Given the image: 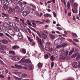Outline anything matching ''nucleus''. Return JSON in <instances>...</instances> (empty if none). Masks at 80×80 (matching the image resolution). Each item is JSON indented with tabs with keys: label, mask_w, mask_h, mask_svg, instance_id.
<instances>
[{
	"label": "nucleus",
	"mask_w": 80,
	"mask_h": 80,
	"mask_svg": "<svg viewBox=\"0 0 80 80\" xmlns=\"http://www.w3.org/2000/svg\"><path fill=\"white\" fill-rule=\"evenodd\" d=\"M7 28L3 26H2V30H4V31H6V30H7Z\"/></svg>",
	"instance_id": "nucleus-35"
},
{
	"label": "nucleus",
	"mask_w": 80,
	"mask_h": 80,
	"mask_svg": "<svg viewBox=\"0 0 80 80\" xmlns=\"http://www.w3.org/2000/svg\"><path fill=\"white\" fill-rule=\"evenodd\" d=\"M44 57L45 59H48V57H49V56H48V55L46 54L44 55Z\"/></svg>",
	"instance_id": "nucleus-39"
},
{
	"label": "nucleus",
	"mask_w": 80,
	"mask_h": 80,
	"mask_svg": "<svg viewBox=\"0 0 80 80\" xmlns=\"http://www.w3.org/2000/svg\"><path fill=\"white\" fill-rule=\"evenodd\" d=\"M78 53H76L72 54L71 56V58H75V57H77V56L78 55L77 57L76 58V59L77 60H79V59H80V55L78 54Z\"/></svg>",
	"instance_id": "nucleus-8"
},
{
	"label": "nucleus",
	"mask_w": 80,
	"mask_h": 80,
	"mask_svg": "<svg viewBox=\"0 0 80 80\" xmlns=\"http://www.w3.org/2000/svg\"><path fill=\"white\" fill-rule=\"evenodd\" d=\"M4 73V71L3 70H0V75H2Z\"/></svg>",
	"instance_id": "nucleus-45"
},
{
	"label": "nucleus",
	"mask_w": 80,
	"mask_h": 80,
	"mask_svg": "<svg viewBox=\"0 0 80 80\" xmlns=\"http://www.w3.org/2000/svg\"><path fill=\"white\" fill-rule=\"evenodd\" d=\"M15 66L16 68H21L22 66L18 65L17 64H15Z\"/></svg>",
	"instance_id": "nucleus-26"
},
{
	"label": "nucleus",
	"mask_w": 80,
	"mask_h": 80,
	"mask_svg": "<svg viewBox=\"0 0 80 80\" xmlns=\"http://www.w3.org/2000/svg\"><path fill=\"white\" fill-rule=\"evenodd\" d=\"M32 25L33 26H32V27H34V28H36V27H37V24H35L34 22H32Z\"/></svg>",
	"instance_id": "nucleus-41"
},
{
	"label": "nucleus",
	"mask_w": 80,
	"mask_h": 80,
	"mask_svg": "<svg viewBox=\"0 0 80 80\" xmlns=\"http://www.w3.org/2000/svg\"><path fill=\"white\" fill-rule=\"evenodd\" d=\"M70 2L71 4H73L74 3V0H70Z\"/></svg>",
	"instance_id": "nucleus-51"
},
{
	"label": "nucleus",
	"mask_w": 80,
	"mask_h": 80,
	"mask_svg": "<svg viewBox=\"0 0 80 80\" xmlns=\"http://www.w3.org/2000/svg\"><path fill=\"white\" fill-rule=\"evenodd\" d=\"M27 37L29 42H33V39L29 37L28 36H27Z\"/></svg>",
	"instance_id": "nucleus-28"
},
{
	"label": "nucleus",
	"mask_w": 80,
	"mask_h": 80,
	"mask_svg": "<svg viewBox=\"0 0 80 80\" xmlns=\"http://www.w3.org/2000/svg\"><path fill=\"white\" fill-rule=\"evenodd\" d=\"M27 22H28V25H30V26H32V24H31V22H30V20H27Z\"/></svg>",
	"instance_id": "nucleus-38"
},
{
	"label": "nucleus",
	"mask_w": 80,
	"mask_h": 80,
	"mask_svg": "<svg viewBox=\"0 0 80 80\" xmlns=\"http://www.w3.org/2000/svg\"><path fill=\"white\" fill-rule=\"evenodd\" d=\"M57 29L58 30H62V28L59 27H58L57 28Z\"/></svg>",
	"instance_id": "nucleus-55"
},
{
	"label": "nucleus",
	"mask_w": 80,
	"mask_h": 80,
	"mask_svg": "<svg viewBox=\"0 0 80 80\" xmlns=\"http://www.w3.org/2000/svg\"><path fill=\"white\" fill-rule=\"evenodd\" d=\"M9 4L10 3H9V2H8V1H6L5 5L8 6V5H9Z\"/></svg>",
	"instance_id": "nucleus-53"
},
{
	"label": "nucleus",
	"mask_w": 80,
	"mask_h": 80,
	"mask_svg": "<svg viewBox=\"0 0 80 80\" xmlns=\"http://www.w3.org/2000/svg\"><path fill=\"white\" fill-rule=\"evenodd\" d=\"M41 35L42 38H43V39H46L47 38V37H48V36L45 33H42Z\"/></svg>",
	"instance_id": "nucleus-15"
},
{
	"label": "nucleus",
	"mask_w": 80,
	"mask_h": 80,
	"mask_svg": "<svg viewBox=\"0 0 80 80\" xmlns=\"http://www.w3.org/2000/svg\"><path fill=\"white\" fill-rule=\"evenodd\" d=\"M73 41L76 42H78V40L77 39H73Z\"/></svg>",
	"instance_id": "nucleus-63"
},
{
	"label": "nucleus",
	"mask_w": 80,
	"mask_h": 80,
	"mask_svg": "<svg viewBox=\"0 0 80 80\" xmlns=\"http://www.w3.org/2000/svg\"><path fill=\"white\" fill-rule=\"evenodd\" d=\"M8 42L7 40L4 39L2 41V43H3V44H7L8 43Z\"/></svg>",
	"instance_id": "nucleus-20"
},
{
	"label": "nucleus",
	"mask_w": 80,
	"mask_h": 80,
	"mask_svg": "<svg viewBox=\"0 0 80 80\" xmlns=\"http://www.w3.org/2000/svg\"><path fill=\"white\" fill-rule=\"evenodd\" d=\"M45 50H46V51H49L50 50V47L48 45H46L45 46Z\"/></svg>",
	"instance_id": "nucleus-17"
},
{
	"label": "nucleus",
	"mask_w": 80,
	"mask_h": 80,
	"mask_svg": "<svg viewBox=\"0 0 80 80\" xmlns=\"http://www.w3.org/2000/svg\"><path fill=\"white\" fill-rule=\"evenodd\" d=\"M15 52L13 51L10 50L9 52V54L10 55H15Z\"/></svg>",
	"instance_id": "nucleus-22"
},
{
	"label": "nucleus",
	"mask_w": 80,
	"mask_h": 80,
	"mask_svg": "<svg viewBox=\"0 0 80 80\" xmlns=\"http://www.w3.org/2000/svg\"><path fill=\"white\" fill-rule=\"evenodd\" d=\"M36 40L37 41H38V44H39V45L42 48H43V46L42 45V39L38 36H37L36 37Z\"/></svg>",
	"instance_id": "nucleus-5"
},
{
	"label": "nucleus",
	"mask_w": 80,
	"mask_h": 80,
	"mask_svg": "<svg viewBox=\"0 0 80 80\" xmlns=\"http://www.w3.org/2000/svg\"><path fill=\"white\" fill-rule=\"evenodd\" d=\"M38 66L39 68H41V67H42V63H41L39 62L38 64Z\"/></svg>",
	"instance_id": "nucleus-40"
},
{
	"label": "nucleus",
	"mask_w": 80,
	"mask_h": 80,
	"mask_svg": "<svg viewBox=\"0 0 80 80\" xmlns=\"http://www.w3.org/2000/svg\"><path fill=\"white\" fill-rule=\"evenodd\" d=\"M74 9H75V11L73 10V8L72 9L73 13H75V12L76 13H78V11H77V8H74Z\"/></svg>",
	"instance_id": "nucleus-34"
},
{
	"label": "nucleus",
	"mask_w": 80,
	"mask_h": 80,
	"mask_svg": "<svg viewBox=\"0 0 80 80\" xmlns=\"http://www.w3.org/2000/svg\"><path fill=\"white\" fill-rule=\"evenodd\" d=\"M27 51H26V49H23L22 50V52L23 54H25L26 53Z\"/></svg>",
	"instance_id": "nucleus-37"
},
{
	"label": "nucleus",
	"mask_w": 80,
	"mask_h": 80,
	"mask_svg": "<svg viewBox=\"0 0 80 80\" xmlns=\"http://www.w3.org/2000/svg\"><path fill=\"white\" fill-rule=\"evenodd\" d=\"M15 10L16 11V13L17 14H19L22 12L23 10V8H20L18 6H16L15 7Z\"/></svg>",
	"instance_id": "nucleus-2"
},
{
	"label": "nucleus",
	"mask_w": 80,
	"mask_h": 80,
	"mask_svg": "<svg viewBox=\"0 0 80 80\" xmlns=\"http://www.w3.org/2000/svg\"><path fill=\"white\" fill-rule=\"evenodd\" d=\"M31 6L33 8H36V6H35V5L32 4H31Z\"/></svg>",
	"instance_id": "nucleus-48"
},
{
	"label": "nucleus",
	"mask_w": 80,
	"mask_h": 80,
	"mask_svg": "<svg viewBox=\"0 0 80 80\" xmlns=\"http://www.w3.org/2000/svg\"><path fill=\"white\" fill-rule=\"evenodd\" d=\"M21 62V60H20V61L19 62V63H22V65H24V66H28L29 70H31L32 69V65L30 64H28L27 63H25V62Z\"/></svg>",
	"instance_id": "nucleus-6"
},
{
	"label": "nucleus",
	"mask_w": 80,
	"mask_h": 80,
	"mask_svg": "<svg viewBox=\"0 0 80 80\" xmlns=\"http://www.w3.org/2000/svg\"><path fill=\"white\" fill-rule=\"evenodd\" d=\"M6 35V36H7V37H9V38H12V37H11L10 35H9L7 33H5Z\"/></svg>",
	"instance_id": "nucleus-54"
},
{
	"label": "nucleus",
	"mask_w": 80,
	"mask_h": 80,
	"mask_svg": "<svg viewBox=\"0 0 80 80\" xmlns=\"http://www.w3.org/2000/svg\"><path fill=\"white\" fill-rule=\"evenodd\" d=\"M74 52V48H72V50H71L69 53V55H72V53H73V52Z\"/></svg>",
	"instance_id": "nucleus-23"
},
{
	"label": "nucleus",
	"mask_w": 80,
	"mask_h": 80,
	"mask_svg": "<svg viewBox=\"0 0 80 80\" xmlns=\"http://www.w3.org/2000/svg\"><path fill=\"white\" fill-rule=\"evenodd\" d=\"M28 12L29 13H32V12H33V10L32 9H30L28 10Z\"/></svg>",
	"instance_id": "nucleus-59"
},
{
	"label": "nucleus",
	"mask_w": 80,
	"mask_h": 80,
	"mask_svg": "<svg viewBox=\"0 0 80 80\" xmlns=\"http://www.w3.org/2000/svg\"><path fill=\"white\" fill-rule=\"evenodd\" d=\"M72 35H73V36H74V37H77V34L74 32H72Z\"/></svg>",
	"instance_id": "nucleus-50"
},
{
	"label": "nucleus",
	"mask_w": 80,
	"mask_h": 80,
	"mask_svg": "<svg viewBox=\"0 0 80 80\" xmlns=\"http://www.w3.org/2000/svg\"><path fill=\"white\" fill-rule=\"evenodd\" d=\"M19 46L16 45L12 46V50H15L16 48H19Z\"/></svg>",
	"instance_id": "nucleus-21"
},
{
	"label": "nucleus",
	"mask_w": 80,
	"mask_h": 80,
	"mask_svg": "<svg viewBox=\"0 0 80 80\" xmlns=\"http://www.w3.org/2000/svg\"><path fill=\"white\" fill-rule=\"evenodd\" d=\"M7 1L5 0H2L1 2V4L3 5H5Z\"/></svg>",
	"instance_id": "nucleus-29"
},
{
	"label": "nucleus",
	"mask_w": 80,
	"mask_h": 80,
	"mask_svg": "<svg viewBox=\"0 0 80 80\" xmlns=\"http://www.w3.org/2000/svg\"><path fill=\"white\" fill-rule=\"evenodd\" d=\"M20 63H32L31 61L28 59H25V58H22L21 60Z\"/></svg>",
	"instance_id": "nucleus-4"
},
{
	"label": "nucleus",
	"mask_w": 80,
	"mask_h": 80,
	"mask_svg": "<svg viewBox=\"0 0 80 80\" xmlns=\"http://www.w3.org/2000/svg\"><path fill=\"white\" fill-rule=\"evenodd\" d=\"M27 75V74L23 73H20L18 74V77L21 78H23L25 77H26Z\"/></svg>",
	"instance_id": "nucleus-11"
},
{
	"label": "nucleus",
	"mask_w": 80,
	"mask_h": 80,
	"mask_svg": "<svg viewBox=\"0 0 80 80\" xmlns=\"http://www.w3.org/2000/svg\"><path fill=\"white\" fill-rule=\"evenodd\" d=\"M67 6L68 8H70V3L69 2L67 3Z\"/></svg>",
	"instance_id": "nucleus-43"
},
{
	"label": "nucleus",
	"mask_w": 80,
	"mask_h": 80,
	"mask_svg": "<svg viewBox=\"0 0 80 80\" xmlns=\"http://www.w3.org/2000/svg\"><path fill=\"white\" fill-rule=\"evenodd\" d=\"M18 4H19V5H22V4H23V3H22V2L20 1H18Z\"/></svg>",
	"instance_id": "nucleus-58"
},
{
	"label": "nucleus",
	"mask_w": 80,
	"mask_h": 80,
	"mask_svg": "<svg viewBox=\"0 0 80 80\" xmlns=\"http://www.w3.org/2000/svg\"><path fill=\"white\" fill-rule=\"evenodd\" d=\"M52 13L53 14V16L54 17H56V12H52Z\"/></svg>",
	"instance_id": "nucleus-57"
},
{
	"label": "nucleus",
	"mask_w": 80,
	"mask_h": 80,
	"mask_svg": "<svg viewBox=\"0 0 80 80\" xmlns=\"http://www.w3.org/2000/svg\"><path fill=\"white\" fill-rule=\"evenodd\" d=\"M5 76L3 75H0V78H4Z\"/></svg>",
	"instance_id": "nucleus-61"
},
{
	"label": "nucleus",
	"mask_w": 80,
	"mask_h": 80,
	"mask_svg": "<svg viewBox=\"0 0 80 80\" xmlns=\"http://www.w3.org/2000/svg\"><path fill=\"white\" fill-rule=\"evenodd\" d=\"M62 43V40L61 38H59L54 41V43L55 45H60Z\"/></svg>",
	"instance_id": "nucleus-3"
},
{
	"label": "nucleus",
	"mask_w": 80,
	"mask_h": 80,
	"mask_svg": "<svg viewBox=\"0 0 80 80\" xmlns=\"http://www.w3.org/2000/svg\"><path fill=\"white\" fill-rule=\"evenodd\" d=\"M67 45V43H63L62 45V47H65Z\"/></svg>",
	"instance_id": "nucleus-36"
},
{
	"label": "nucleus",
	"mask_w": 80,
	"mask_h": 80,
	"mask_svg": "<svg viewBox=\"0 0 80 80\" xmlns=\"http://www.w3.org/2000/svg\"><path fill=\"white\" fill-rule=\"evenodd\" d=\"M29 12L27 10L23 11L22 12V16L23 17H26L27 16V15H28Z\"/></svg>",
	"instance_id": "nucleus-9"
},
{
	"label": "nucleus",
	"mask_w": 80,
	"mask_h": 80,
	"mask_svg": "<svg viewBox=\"0 0 80 80\" xmlns=\"http://www.w3.org/2000/svg\"><path fill=\"white\" fill-rule=\"evenodd\" d=\"M11 27H13H13H16V24L13 22H11L9 23Z\"/></svg>",
	"instance_id": "nucleus-18"
},
{
	"label": "nucleus",
	"mask_w": 80,
	"mask_h": 80,
	"mask_svg": "<svg viewBox=\"0 0 80 80\" xmlns=\"http://www.w3.org/2000/svg\"><path fill=\"white\" fill-rule=\"evenodd\" d=\"M31 22L32 23H38L39 24H44V23L43 22H41L40 21H35L33 20H32L31 21Z\"/></svg>",
	"instance_id": "nucleus-10"
},
{
	"label": "nucleus",
	"mask_w": 80,
	"mask_h": 80,
	"mask_svg": "<svg viewBox=\"0 0 80 80\" xmlns=\"http://www.w3.org/2000/svg\"><path fill=\"white\" fill-rule=\"evenodd\" d=\"M68 51L67 50H66L65 52L64 50H61V53L60 55V58L61 59L65 60L67 56L68 55Z\"/></svg>",
	"instance_id": "nucleus-1"
},
{
	"label": "nucleus",
	"mask_w": 80,
	"mask_h": 80,
	"mask_svg": "<svg viewBox=\"0 0 80 80\" xmlns=\"http://www.w3.org/2000/svg\"><path fill=\"white\" fill-rule=\"evenodd\" d=\"M68 80H74V78L72 77H70L69 78V79Z\"/></svg>",
	"instance_id": "nucleus-56"
},
{
	"label": "nucleus",
	"mask_w": 80,
	"mask_h": 80,
	"mask_svg": "<svg viewBox=\"0 0 80 80\" xmlns=\"http://www.w3.org/2000/svg\"><path fill=\"white\" fill-rule=\"evenodd\" d=\"M44 16L46 17H52V15H50V14L47 13L46 14H44Z\"/></svg>",
	"instance_id": "nucleus-25"
},
{
	"label": "nucleus",
	"mask_w": 80,
	"mask_h": 80,
	"mask_svg": "<svg viewBox=\"0 0 80 80\" xmlns=\"http://www.w3.org/2000/svg\"><path fill=\"white\" fill-rule=\"evenodd\" d=\"M20 25L22 28L24 29V28H25V27L26 25V23L24 22H22V23L20 24Z\"/></svg>",
	"instance_id": "nucleus-16"
},
{
	"label": "nucleus",
	"mask_w": 80,
	"mask_h": 80,
	"mask_svg": "<svg viewBox=\"0 0 80 80\" xmlns=\"http://www.w3.org/2000/svg\"><path fill=\"white\" fill-rule=\"evenodd\" d=\"M3 8H4L5 10H7L8 8V6L4 5L3 6Z\"/></svg>",
	"instance_id": "nucleus-33"
},
{
	"label": "nucleus",
	"mask_w": 80,
	"mask_h": 80,
	"mask_svg": "<svg viewBox=\"0 0 80 80\" xmlns=\"http://www.w3.org/2000/svg\"><path fill=\"white\" fill-rule=\"evenodd\" d=\"M13 28L16 32H19V29L17 27V26L16 25V26H13Z\"/></svg>",
	"instance_id": "nucleus-19"
},
{
	"label": "nucleus",
	"mask_w": 80,
	"mask_h": 80,
	"mask_svg": "<svg viewBox=\"0 0 80 80\" xmlns=\"http://www.w3.org/2000/svg\"><path fill=\"white\" fill-rule=\"evenodd\" d=\"M50 60L51 61H53L55 60V57L53 56H51L50 58Z\"/></svg>",
	"instance_id": "nucleus-46"
},
{
	"label": "nucleus",
	"mask_w": 80,
	"mask_h": 80,
	"mask_svg": "<svg viewBox=\"0 0 80 80\" xmlns=\"http://www.w3.org/2000/svg\"><path fill=\"white\" fill-rule=\"evenodd\" d=\"M3 27L8 28L9 27V25L7 23H5L3 24Z\"/></svg>",
	"instance_id": "nucleus-30"
},
{
	"label": "nucleus",
	"mask_w": 80,
	"mask_h": 80,
	"mask_svg": "<svg viewBox=\"0 0 80 80\" xmlns=\"http://www.w3.org/2000/svg\"><path fill=\"white\" fill-rule=\"evenodd\" d=\"M72 19L73 20L76 21V18H75V16H73L72 17Z\"/></svg>",
	"instance_id": "nucleus-60"
},
{
	"label": "nucleus",
	"mask_w": 80,
	"mask_h": 80,
	"mask_svg": "<svg viewBox=\"0 0 80 80\" xmlns=\"http://www.w3.org/2000/svg\"><path fill=\"white\" fill-rule=\"evenodd\" d=\"M53 54H54V56L55 57H55V58H57L58 57V54H57V53L54 52H53Z\"/></svg>",
	"instance_id": "nucleus-44"
},
{
	"label": "nucleus",
	"mask_w": 80,
	"mask_h": 80,
	"mask_svg": "<svg viewBox=\"0 0 80 80\" xmlns=\"http://www.w3.org/2000/svg\"><path fill=\"white\" fill-rule=\"evenodd\" d=\"M53 66H54V62H52L51 64V68H53Z\"/></svg>",
	"instance_id": "nucleus-47"
},
{
	"label": "nucleus",
	"mask_w": 80,
	"mask_h": 80,
	"mask_svg": "<svg viewBox=\"0 0 80 80\" xmlns=\"http://www.w3.org/2000/svg\"><path fill=\"white\" fill-rule=\"evenodd\" d=\"M8 32L9 33L10 35H13L14 34V32L11 29H8Z\"/></svg>",
	"instance_id": "nucleus-12"
},
{
	"label": "nucleus",
	"mask_w": 80,
	"mask_h": 80,
	"mask_svg": "<svg viewBox=\"0 0 80 80\" xmlns=\"http://www.w3.org/2000/svg\"><path fill=\"white\" fill-rule=\"evenodd\" d=\"M46 44L47 45H49V46H50V45H51L50 42H48L46 43Z\"/></svg>",
	"instance_id": "nucleus-62"
},
{
	"label": "nucleus",
	"mask_w": 80,
	"mask_h": 80,
	"mask_svg": "<svg viewBox=\"0 0 80 80\" xmlns=\"http://www.w3.org/2000/svg\"><path fill=\"white\" fill-rule=\"evenodd\" d=\"M14 18L15 21H16V22H20V21L19 20V18H18L15 16L14 17Z\"/></svg>",
	"instance_id": "nucleus-27"
},
{
	"label": "nucleus",
	"mask_w": 80,
	"mask_h": 80,
	"mask_svg": "<svg viewBox=\"0 0 80 80\" xmlns=\"http://www.w3.org/2000/svg\"><path fill=\"white\" fill-rule=\"evenodd\" d=\"M12 59V60H14V61H18V60H20V58L18 57H14Z\"/></svg>",
	"instance_id": "nucleus-14"
},
{
	"label": "nucleus",
	"mask_w": 80,
	"mask_h": 80,
	"mask_svg": "<svg viewBox=\"0 0 80 80\" xmlns=\"http://www.w3.org/2000/svg\"><path fill=\"white\" fill-rule=\"evenodd\" d=\"M18 38L19 39H20V40H22V39H23V35L22 36H18Z\"/></svg>",
	"instance_id": "nucleus-52"
},
{
	"label": "nucleus",
	"mask_w": 80,
	"mask_h": 80,
	"mask_svg": "<svg viewBox=\"0 0 80 80\" xmlns=\"http://www.w3.org/2000/svg\"><path fill=\"white\" fill-rule=\"evenodd\" d=\"M36 33H37V34L38 35V36L40 37V38H42V35H41V34H40V32H39L38 31H37Z\"/></svg>",
	"instance_id": "nucleus-42"
},
{
	"label": "nucleus",
	"mask_w": 80,
	"mask_h": 80,
	"mask_svg": "<svg viewBox=\"0 0 80 80\" xmlns=\"http://www.w3.org/2000/svg\"><path fill=\"white\" fill-rule=\"evenodd\" d=\"M74 8H77V7L78 6V5L77 3L75 2L74 3Z\"/></svg>",
	"instance_id": "nucleus-32"
},
{
	"label": "nucleus",
	"mask_w": 80,
	"mask_h": 80,
	"mask_svg": "<svg viewBox=\"0 0 80 80\" xmlns=\"http://www.w3.org/2000/svg\"><path fill=\"white\" fill-rule=\"evenodd\" d=\"M72 66L73 67L75 68H77L78 67V62H73L72 63Z\"/></svg>",
	"instance_id": "nucleus-13"
},
{
	"label": "nucleus",
	"mask_w": 80,
	"mask_h": 80,
	"mask_svg": "<svg viewBox=\"0 0 80 80\" xmlns=\"http://www.w3.org/2000/svg\"><path fill=\"white\" fill-rule=\"evenodd\" d=\"M14 12V13H16V11L15 8H9L8 11L9 14H11Z\"/></svg>",
	"instance_id": "nucleus-7"
},
{
	"label": "nucleus",
	"mask_w": 80,
	"mask_h": 80,
	"mask_svg": "<svg viewBox=\"0 0 80 80\" xmlns=\"http://www.w3.org/2000/svg\"><path fill=\"white\" fill-rule=\"evenodd\" d=\"M4 35L3 33L0 32V37H3Z\"/></svg>",
	"instance_id": "nucleus-64"
},
{
	"label": "nucleus",
	"mask_w": 80,
	"mask_h": 80,
	"mask_svg": "<svg viewBox=\"0 0 80 80\" xmlns=\"http://www.w3.org/2000/svg\"><path fill=\"white\" fill-rule=\"evenodd\" d=\"M16 33L17 34V36L18 37H19L20 36H22V33L21 32H16Z\"/></svg>",
	"instance_id": "nucleus-31"
},
{
	"label": "nucleus",
	"mask_w": 80,
	"mask_h": 80,
	"mask_svg": "<svg viewBox=\"0 0 80 80\" xmlns=\"http://www.w3.org/2000/svg\"><path fill=\"white\" fill-rule=\"evenodd\" d=\"M2 15H4V16H5V17H8V14H6L3 13H2Z\"/></svg>",
	"instance_id": "nucleus-49"
},
{
	"label": "nucleus",
	"mask_w": 80,
	"mask_h": 80,
	"mask_svg": "<svg viewBox=\"0 0 80 80\" xmlns=\"http://www.w3.org/2000/svg\"><path fill=\"white\" fill-rule=\"evenodd\" d=\"M49 36L50 38H51L52 39V40L54 39L55 38V36L54 35H53V34H50Z\"/></svg>",
	"instance_id": "nucleus-24"
}]
</instances>
